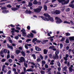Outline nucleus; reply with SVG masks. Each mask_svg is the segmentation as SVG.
Returning <instances> with one entry per match:
<instances>
[{"label":"nucleus","mask_w":74,"mask_h":74,"mask_svg":"<svg viewBox=\"0 0 74 74\" xmlns=\"http://www.w3.org/2000/svg\"><path fill=\"white\" fill-rule=\"evenodd\" d=\"M64 23H67V24H70V23L67 22L66 21H65L63 22Z\"/></svg>","instance_id":"33"},{"label":"nucleus","mask_w":74,"mask_h":74,"mask_svg":"<svg viewBox=\"0 0 74 74\" xmlns=\"http://www.w3.org/2000/svg\"><path fill=\"white\" fill-rule=\"evenodd\" d=\"M25 58L23 57H21L20 58V61L21 62H25Z\"/></svg>","instance_id":"12"},{"label":"nucleus","mask_w":74,"mask_h":74,"mask_svg":"<svg viewBox=\"0 0 74 74\" xmlns=\"http://www.w3.org/2000/svg\"><path fill=\"white\" fill-rule=\"evenodd\" d=\"M67 66H65L64 68H63V70L64 71H65L66 72H67V70L66 69H67Z\"/></svg>","instance_id":"28"},{"label":"nucleus","mask_w":74,"mask_h":74,"mask_svg":"<svg viewBox=\"0 0 74 74\" xmlns=\"http://www.w3.org/2000/svg\"><path fill=\"white\" fill-rule=\"evenodd\" d=\"M49 56L50 58L52 59V58H53V57H52V55L51 54H49Z\"/></svg>","instance_id":"36"},{"label":"nucleus","mask_w":74,"mask_h":74,"mask_svg":"<svg viewBox=\"0 0 74 74\" xmlns=\"http://www.w3.org/2000/svg\"><path fill=\"white\" fill-rule=\"evenodd\" d=\"M45 67L46 69H48V65L47 64H46L45 65Z\"/></svg>","instance_id":"54"},{"label":"nucleus","mask_w":74,"mask_h":74,"mask_svg":"<svg viewBox=\"0 0 74 74\" xmlns=\"http://www.w3.org/2000/svg\"><path fill=\"white\" fill-rule=\"evenodd\" d=\"M3 52L4 53H7V50L6 49H4L3 50Z\"/></svg>","instance_id":"55"},{"label":"nucleus","mask_w":74,"mask_h":74,"mask_svg":"<svg viewBox=\"0 0 74 74\" xmlns=\"http://www.w3.org/2000/svg\"><path fill=\"white\" fill-rule=\"evenodd\" d=\"M40 73L41 74H45V71L41 70L40 71Z\"/></svg>","instance_id":"41"},{"label":"nucleus","mask_w":74,"mask_h":74,"mask_svg":"<svg viewBox=\"0 0 74 74\" xmlns=\"http://www.w3.org/2000/svg\"><path fill=\"white\" fill-rule=\"evenodd\" d=\"M42 8V6H39L38 8H37L36 9H34V12H36L37 13H39L40 12V11H41V9Z\"/></svg>","instance_id":"4"},{"label":"nucleus","mask_w":74,"mask_h":74,"mask_svg":"<svg viewBox=\"0 0 74 74\" xmlns=\"http://www.w3.org/2000/svg\"><path fill=\"white\" fill-rule=\"evenodd\" d=\"M1 10H3L2 12L3 13H6V12H8L9 11L8 10H7V8L5 7H2L1 8Z\"/></svg>","instance_id":"6"},{"label":"nucleus","mask_w":74,"mask_h":74,"mask_svg":"<svg viewBox=\"0 0 74 74\" xmlns=\"http://www.w3.org/2000/svg\"><path fill=\"white\" fill-rule=\"evenodd\" d=\"M23 34L22 36L23 37H26V32H22Z\"/></svg>","instance_id":"26"},{"label":"nucleus","mask_w":74,"mask_h":74,"mask_svg":"<svg viewBox=\"0 0 74 74\" xmlns=\"http://www.w3.org/2000/svg\"><path fill=\"white\" fill-rule=\"evenodd\" d=\"M40 59H41V60H43L44 58H43L42 56V55H41V54H40Z\"/></svg>","instance_id":"43"},{"label":"nucleus","mask_w":74,"mask_h":74,"mask_svg":"<svg viewBox=\"0 0 74 74\" xmlns=\"http://www.w3.org/2000/svg\"><path fill=\"white\" fill-rule=\"evenodd\" d=\"M73 67V65H71V67H69V71L71 72V73H72L73 69H72V68Z\"/></svg>","instance_id":"9"},{"label":"nucleus","mask_w":74,"mask_h":74,"mask_svg":"<svg viewBox=\"0 0 74 74\" xmlns=\"http://www.w3.org/2000/svg\"><path fill=\"white\" fill-rule=\"evenodd\" d=\"M40 60H41V59H40V58H38L37 59V61L38 62H40Z\"/></svg>","instance_id":"45"},{"label":"nucleus","mask_w":74,"mask_h":74,"mask_svg":"<svg viewBox=\"0 0 74 74\" xmlns=\"http://www.w3.org/2000/svg\"><path fill=\"white\" fill-rule=\"evenodd\" d=\"M31 32L33 33H34V34H36V32L34 30H32Z\"/></svg>","instance_id":"49"},{"label":"nucleus","mask_w":74,"mask_h":74,"mask_svg":"<svg viewBox=\"0 0 74 74\" xmlns=\"http://www.w3.org/2000/svg\"><path fill=\"white\" fill-rule=\"evenodd\" d=\"M11 71L10 70H9L8 73L7 74H11Z\"/></svg>","instance_id":"59"},{"label":"nucleus","mask_w":74,"mask_h":74,"mask_svg":"<svg viewBox=\"0 0 74 74\" xmlns=\"http://www.w3.org/2000/svg\"><path fill=\"white\" fill-rule=\"evenodd\" d=\"M9 41L10 43H11V44H12V40H10Z\"/></svg>","instance_id":"64"},{"label":"nucleus","mask_w":74,"mask_h":74,"mask_svg":"<svg viewBox=\"0 0 74 74\" xmlns=\"http://www.w3.org/2000/svg\"><path fill=\"white\" fill-rule=\"evenodd\" d=\"M24 71H26V69L25 67H24V69H23Z\"/></svg>","instance_id":"62"},{"label":"nucleus","mask_w":74,"mask_h":74,"mask_svg":"<svg viewBox=\"0 0 74 74\" xmlns=\"http://www.w3.org/2000/svg\"><path fill=\"white\" fill-rule=\"evenodd\" d=\"M32 57H33L34 59H36V55L34 54H32Z\"/></svg>","instance_id":"31"},{"label":"nucleus","mask_w":74,"mask_h":74,"mask_svg":"<svg viewBox=\"0 0 74 74\" xmlns=\"http://www.w3.org/2000/svg\"><path fill=\"white\" fill-rule=\"evenodd\" d=\"M11 58H12V59H14V56L11 55Z\"/></svg>","instance_id":"60"},{"label":"nucleus","mask_w":74,"mask_h":74,"mask_svg":"<svg viewBox=\"0 0 74 74\" xmlns=\"http://www.w3.org/2000/svg\"><path fill=\"white\" fill-rule=\"evenodd\" d=\"M64 40H65V38L64 37H63L61 40L60 41H61V42H63Z\"/></svg>","instance_id":"27"},{"label":"nucleus","mask_w":74,"mask_h":74,"mask_svg":"<svg viewBox=\"0 0 74 74\" xmlns=\"http://www.w3.org/2000/svg\"><path fill=\"white\" fill-rule=\"evenodd\" d=\"M69 40L71 41H74V36H72L71 37H69Z\"/></svg>","instance_id":"17"},{"label":"nucleus","mask_w":74,"mask_h":74,"mask_svg":"<svg viewBox=\"0 0 74 74\" xmlns=\"http://www.w3.org/2000/svg\"><path fill=\"white\" fill-rule=\"evenodd\" d=\"M65 34H66V36H70V34L68 32L65 33Z\"/></svg>","instance_id":"37"},{"label":"nucleus","mask_w":74,"mask_h":74,"mask_svg":"<svg viewBox=\"0 0 74 74\" xmlns=\"http://www.w3.org/2000/svg\"><path fill=\"white\" fill-rule=\"evenodd\" d=\"M59 53V51L58 50H57L55 52V55H53V59L54 60H55V59H59V56H58V54Z\"/></svg>","instance_id":"3"},{"label":"nucleus","mask_w":74,"mask_h":74,"mask_svg":"<svg viewBox=\"0 0 74 74\" xmlns=\"http://www.w3.org/2000/svg\"><path fill=\"white\" fill-rule=\"evenodd\" d=\"M9 26H11L12 27H15V25H14L12 24H11Z\"/></svg>","instance_id":"47"},{"label":"nucleus","mask_w":74,"mask_h":74,"mask_svg":"<svg viewBox=\"0 0 74 74\" xmlns=\"http://www.w3.org/2000/svg\"><path fill=\"white\" fill-rule=\"evenodd\" d=\"M70 8H67L66 9V12H69L70 11Z\"/></svg>","instance_id":"52"},{"label":"nucleus","mask_w":74,"mask_h":74,"mask_svg":"<svg viewBox=\"0 0 74 74\" xmlns=\"http://www.w3.org/2000/svg\"><path fill=\"white\" fill-rule=\"evenodd\" d=\"M58 67H60V62L58 63Z\"/></svg>","instance_id":"63"},{"label":"nucleus","mask_w":74,"mask_h":74,"mask_svg":"<svg viewBox=\"0 0 74 74\" xmlns=\"http://www.w3.org/2000/svg\"><path fill=\"white\" fill-rule=\"evenodd\" d=\"M64 64H67V66L68 67H70V62H68L67 63V61H65L64 62Z\"/></svg>","instance_id":"16"},{"label":"nucleus","mask_w":74,"mask_h":74,"mask_svg":"<svg viewBox=\"0 0 74 74\" xmlns=\"http://www.w3.org/2000/svg\"><path fill=\"white\" fill-rule=\"evenodd\" d=\"M60 11L59 10H56V11L54 12V14H56V15H59L61 13Z\"/></svg>","instance_id":"8"},{"label":"nucleus","mask_w":74,"mask_h":74,"mask_svg":"<svg viewBox=\"0 0 74 74\" xmlns=\"http://www.w3.org/2000/svg\"><path fill=\"white\" fill-rule=\"evenodd\" d=\"M30 34H28V35L27 36V37H28V38H30V37H31V38H33L34 34L32 33H30Z\"/></svg>","instance_id":"7"},{"label":"nucleus","mask_w":74,"mask_h":74,"mask_svg":"<svg viewBox=\"0 0 74 74\" xmlns=\"http://www.w3.org/2000/svg\"><path fill=\"white\" fill-rule=\"evenodd\" d=\"M27 29L28 30H30V27L29 25H28L27 27Z\"/></svg>","instance_id":"48"},{"label":"nucleus","mask_w":74,"mask_h":74,"mask_svg":"<svg viewBox=\"0 0 74 74\" xmlns=\"http://www.w3.org/2000/svg\"><path fill=\"white\" fill-rule=\"evenodd\" d=\"M32 41V39H28L26 40V42H29V41Z\"/></svg>","instance_id":"34"},{"label":"nucleus","mask_w":74,"mask_h":74,"mask_svg":"<svg viewBox=\"0 0 74 74\" xmlns=\"http://www.w3.org/2000/svg\"><path fill=\"white\" fill-rule=\"evenodd\" d=\"M25 48L27 49L29 48L27 46V45H25Z\"/></svg>","instance_id":"57"},{"label":"nucleus","mask_w":74,"mask_h":74,"mask_svg":"<svg viewBox=\"0 0 74 74\" xmlns=\"http://www.w3.org/2000/svg\"><path fill=\"white\" fill-rule=\"evenodd\" d=\"M44 16H45V17H48V18H44L43 16H40V17L44 21H50L51 22H53L54 20H53V18L52 17H51L49 15V14L48 13H45L44 14Z\"/></svg>","instance_id":"1"},{"label":"nucleus","mask_w":74,"mask_h":74,"mask_svg":"<svg viewBox=\"0 0 74 74\" xmlns=\"http://www.w3.org/2000/svg\"><path fill=\"white\" fill-rule=\"evenodd\" d=\"M8 62H9V63H11L12 62V60L11 59H9L8 60Z\"/></svg>","instance_id":"35"},{"label":"nucleus","mask_w":74,"mask_h":74,"mask_svg":"<svg viewBox=\"0 0 74 74\" xmlns=\"http://www.w3.org/2000/svg\"><path fill=\"white\" fill-rule=\"evenodd\" d=\"M35 49L37 51H41V49L37 47H35Z\"/></svg>","instance_id":"13"},{"label":"nucleus","mask_w":74,"mask_h":74,"mask_svg":"<svg viewBox=\"0 0 74 74\" xmlns=\"http://www.w3.org/2000/svg\"><path fill=\"white\" fill-rule=\"evenodd\" d=\"M10 54H8L7 55V59H9V58H10Z\"/></svg>","instance_id":"51"},{"label":"nucleus","mask_w":74,"mask_h":74,"mask_svg":"<svg viewBox=\"0 0 74 74\" xmlns=\"http://www.w3.org/2000/svg\"><path fill=\"white\" fill-rule=\"evenodd\" d=\"M58 0V1L60 3H61L62 5H65V4H67L69 3L70 0Z\"/></svg>","instance_id":"2"},{"label":"nucleus","mask_w":74,"mask_h":74,"mask_svg":"<svg viewBox=\"0 0 74 74\" xmlns=\"http://www.w3.org/2000/svg\"><path fill=\"white\" fill-rule=\"evenodd\" d=\"M38 3V2L37 1V0H34L33 3L35 5H37Z\"/></svg>","instance_id":"22"},{"label":"nucleus","mask_w":74,"mask_h":74,"mask_svg":"<svg viewBox=\"0 0 74 74\" xmlns=\"http://www.w3.org/2000/svg\"><path fill=\"white\" fill-rule=\"evenodd\" d=\"M69 6L72 8H74V4H70L69 5Z\"/></svg>","instance_id":"23"},{"label":"nucleus","mask_w":74,"mask_h":74,"mask_svg":"<svg viewBox=\"0 0 74 74\" xmlns=\"http://www.w3.org/2000/svg\"><path fill=\"white\" fill-rule=\"evenodd\" d=\"M24 64L25 67L27 68V64L25 62H24Z\"/></svg>","instance_id":"40"},{"label":"nucleus","mask_w":74,"mask_h":74,"mask_svg":"<svg viewBox=\"0 0 74 74\" xmlns=\"http://www.w3.org/2000/svg\"><path fill=\"white\" fill-rule=\"evenodd\" d=\"M60 49H62V48H63V44H60Z\"/></svg>","instance_id":"46"},{"label":"nucleus","mask_w":74,"mask_h":74,"mask_svg":"<svg viewBox=\"0 0 74 74\" xmlns=\"http://www.w3.org/2000/svg\"><path fill=\"white\" fill-rule=\"evenodd\" d=\"M15 38V39H16V40H18L19 39V37L18 36H16Z\"/></svg>","instance_id":"53"},{"label":"nucleus","mask_w":74,"mask_h":74,"mask_svg":"<svg viewBox=\"0 0 74 74\" xmlns=\"http://www.w3.org/2000/svg\"><path fill=\"white\" fill-rule=\"evenodd\" d=\"M6 61V60L4 59H3L1 60V62H5Z\"/></svg>","instance_id":"50"},{"label":"nucleus","mask_w":74,"mask_h":74,"mask_svg":"<svg viewBox=\"0 0 74 74\" xmlns=\"http://www.w3.org/2000/svg\"><path fill=\"white\" fill-rule=\"evenodd\" d=\"M21 52V51L20 50H17L16 51V55H18L19 53Z\"/></svg>","instance_id":"14"},{"label":"nucleus","mask_w":74,"mask_h":74,"mask_svg":"<svg viewBox=\"0 0 74 74\" xmlns=\"http://www.w3.org/2000/svg\"><path fill=\"white\" fill-rule=\"evenodd\" d=\"M16 29H17V30H20L21 29V28L18 27H16Z\"/></svg>","instance_id":"58"},{"label":"nucleus","mask_w":74,"mask_h":74,"mask_svg":"<svg viewBox=\"0 0 74 74\" xmlns=\"http://www.w3.org/2000/svg\"><path fill=\"white\" fill-rule=\"evenodd\" d=\"M42 66L43 67L44 66V65H45V61H42Z\"/></svg>","instance_id":"20"},{"label":"nucleus","mask_w":74,"mask_h":74,"mask_svg":"<svg viewBox=\"0 0 74 74\" xmlns=\"http://www.w3.org/2000/svg\"><path fill=\"white\" fill-rule=\"evenodd\" d=\"M37 40V38H34L32 40V42H35Z\"/></svg>","instance_id":"29"},{"label":"nucleus","mask_w":74,"mask_h":74,"mask_svg":"<svg viewBox=\"0 0 74 74\" xmlns=\"http://www.w3.org/2000/svg\"><path fill=\"white\" fill-rule=\"evenodd\" d=\"M66 43L69 44V40L68 38H66V40L65 41Z\"/></svg>","instance_id":"30"},{"label":"nucleus","mask_w":74,"mask_h":74,"mask_svg":"<svg viewBox=\"0 0 74 74\" xmlns=\"http://www.w3.org/2000/svg\"><path fill=\"white\" fill-rule=\"evenodd\" d=\"M29 64H32L33 66H35V67H36L37 66H36V64H34V62H29Z\"/></svg>","instance_id":"18"},{"label":"nucleus","mask_w":74,"mask_h":74,"mask_svg":"<svg viewBox=\"0 0 74 74\" xmlns=\"http://www.w3.org/2000/svg\"><path fill=\"white\" fill-rule=\"evenodd\" d=\"M29 7H32V5H33V3H32V2H29V5H28Z\"/></svg>","instance_id":"32"},{"label":"nucleus","mask_w":74,"mask_h":74,"mask_svg":"<svg viewBox=\"0 0 74 74\" xmlns=\"http://www.w3.org/2000/svg\"><path fill=\"white\" fill-rule=\"evenodd\" d=\"M55 19L56 20H57V21H56V22L57 24H59L60 23H62V22H63V21L62 20V19L58 17H56Z\"/></svg>","instance_id":"5"},{"label":"nucleus","mask_w":74,"mask_h":74,"mask_svg":"<svg viewBox=\"0 0 74 74\" xmlns=\"http://www.w3.org/2000/svg\"><path fill=\"white\" fill-rule=\"evenodd\" d=\"M15 32H16V33H19V31L17 30H15Z\"/></svg>","instance_id":"61"},{"label":"nucleus","mask_w":74,"mask_h":74,"mask_svg":"<svg viewBox=\"0 0 74 74\" xmlns=\"http://www.w3.org/2000/svg\"><path fill=\"white\" fill-rule=\"evenodd\" d=\"M64 59L65 60V61L66 62H67V60H68V59L66 57H64Z\"/></svg>","instance_id":"56"},{"label":"nucleus","mask_w":74,"mask_h":74,"mask_svg":"<svg viewBox=\"0 0 74 74\" xmlns=\"http://www.w3.org/2000/svg\"><path fill=\"white\" fill-rule=\"evenodd\" d=\"M21 32H22V33H24L25 32H26V30L24 29H23L21 30Z\"/></svg>","instance_id":"39"},{"label":"nucleus","mask_w":74,"mask_h":74,"mask_svg":"<svg viewBox=\"0 0 74 74\" xmlns=\"http://www.w3.org/2000/svg\"><path fill=\"white\" fill-rule=\"evenodd\" d=\"M43 8L45 11H47V8H47V5H44L43 6Z\"/></svg>","instance_id":"15"},{"label":"nucleus","mask_w":74,"mask_h":74,"mask_svg":"<svg viewBox=\"0 0 74 74\" xmlns=\"http://www.w3.org/2000/svg\"><path fill=\"white\" fill-rule=\"evenodd\" d=\"M26 71H28V72L32 71V72H33V70L32 69L30 68V69H27L26 70Z\"/></svg>","instance_id":"21"},{"label":"nucleus","mask_w":74,"mask_h":74,"mask_svg":"<svg viewBox=\"0 0 74 74\" xmlns=\"http://www.w3.org/2000/svg\"><path fill=\"white\" fill-rule=\"evenodd\" d=\"M48 52V50L46 49H45L43 51V53L44 54H47V52Z\"/></svg>","instance_id":"25"},{"label":"nucleus","mask_w":74,"mask_h":74,"mask_svg":"<svg viewBox=\"0 0 74 74\" xmlns=\"http://www.w3.org/2000/svg\"><path fill=\"white\" fill-rule=\"evenodd\" d=\"M6 7L8 8H11L12 6L11 5H7Z\"/></svg>","instance_id":"38"},{"label":"nucleus","mask_w":74,"mask_h":74,"mask_svg":"<svg viewBox=\"0 0 74 74\" xmlns=\"http://www.w3.org/2000/svg\"><path fill=\"white\" fill-rule=\"evenodd\" d=\"M7 46L8 48H10L12 50H13V47H12V46L10 45L9 44H7Z\"/></svg>","instance_id":"10"},{"label":"nucleus","mask_w":74,"mask_h":74,"mask_svg":"<svg viewBox=\"0 0 74 74\" xmlns=\"http://www.w3.org/2000/svg\"><path fill=\"white\" fill-rule=\"evenodd\" d=\"M37 4L39 5H41V2L40 1L38 2Z\"/></svg>","instance_id":"42"},{"label":"nucleus","mask_w":74,"mask_h":74,"mask_svg":"<svg viewBox=\"0 0 74 74\" xmlns=\"http://www.w3.org/2000/svg\"><path fill=\"white\" fill-rule=\"evenodd\" d=\"M18 9L17 8H11V10L12 11H16V10H18Z\"/></svg>","instance_id":"19"},{"label":"nucleus","mask_w":74,"mask_h":74,"mask_svg":"<svg viewBox=\"0 0 74 74\" xmlns=\"http://www.w3.org/2000/svg\"><path fill=\"white\" fill-rule=\"evenodd\" d=\"M7 46L8 48H10L12 50H13V47H12V46L10 45L9 44H7Z\"/></svg>","instance_id":"11"},{"label":"nucleus","mask_w":74,"mask_h":74,"mask_svg":"<svg viewBox=\"0 0 74 74\" xmlns=\"http://www.w3.org/2000/svg\"><path fill=\"white\" fill-rule=\"evenodd\" d=\"M13 70L14 71V74H16V73H18L17 72H16V69H15V68H14L13 69Z\"/></svg>","instance_id":"44"},{"label":"nucleus","mask_w":74,"mask_h":74,"mask_svg":"<svg viewBox=\"0 0 74 74\" xmlns=\"http://www.w3.org/2000/svg\"><path fill=\"white\" fill-rule=\"evenodd\" d=\"M21 53L23 56H26V54H25V53L24 52V51H22Z\"/></svg>","instance_id":"24"}]
</instances>
